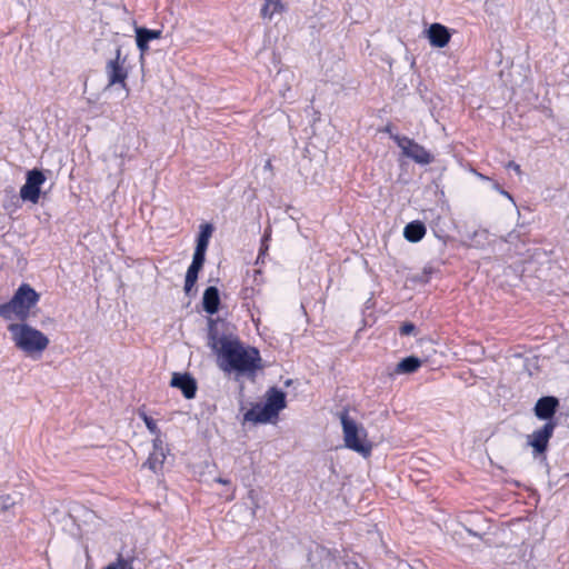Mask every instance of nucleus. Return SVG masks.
<instances>
[{"mask_svg": "<svg viewBox=\"0 0 569 569\" xmlns=\"http://www.w3.org/2000/svg\"><path fill=\"white\" fill-rule=\"evenodd\" d=\"M209 345L217 355L218 367L226 373L250 376L261 368V357L258 349L246 347L234 336L218 338L211 333Z\"/></svg>", "mask_w": 569, "mask_h": 569, "instance_id": "nucleus-1", "label": "nucleus"}, {"mask_svg": "<svg viewBox=\"0 0 569 569\" xmlns=\"http://www.w3.org/2000/svg\"><path fill=\"white\" fill-rule=\"evenodd\" d=\"M7 329L14 347L33 359H39L50 343L42 331L28 325L27 321L11 322Z\"/></svg>", "mask_w": 569, "mask_h": 569, "instance_id": "nucleus-2", "label": "nucleus"}, {"mask_svg": "<svg viewBox=\"0 0 569 569\" xmlns=\"http://www.w3.org/2000/svg\"><path fill=\"white\" fill-rule=\"evenodd\" d=\"M39 300L40 295L29 283H21L8 302L0 303V317L8 321H27Z\"/></svg>", "mask_w": 569, "mask_h": 569, "instance_id": "nucleus-3", "label": "nucleus"}, {"mask_svg": "<svg viewBox=\"0 0 569 569\" xmlns=\"http://www.w3.org/2000/svg\"><path fill=\"white\" fill-rule=\"evenodd\" d=\"M286 405V393L281 389L272 387L267 391L263 403L254 405L244 413V420L254 423H267L277 419Z\"/></svg>", "mask_w": 569, "mask_h": 569, "instance_id": "nucleus-4", "label": "nucleus"}, {"mask_svg": "<svg viewBox=\"0 0 569 569\" xmlns=\"http://www.w3.org/2000/svg\"><path fill=\"white\" fill-rule=\"evenodd\" d=\"M339 418L342 426L345 446L363 457L370 456L372 445L367 439L366 429L350 418L347 410L341 411Z\"/></svg>", "mask_w": 569, "mask_h": 569, "instance_id": "nucleus-5", "label": "nucleus"}, {"mask_svg": "<svg viewBox=\"0 0 569 569\" xmlns=\"http://www.w3.org/2000/svg\"><path fill=\"white\" fill-rule=\"evenodd\" d=\"M392 139L401 149L402 154L412 159L419 164H429L433 161V156L421 144L405 136L395 134Z\"/></svg>", "mask_w": 569, "mask_h": 569, "instance_id": "nucleus-6", "label": "nucleus"}, {"mask_svg": "<svg viewBox=\"0 0 569 569\" xmlns=\"http://www.w3.org/2000/svg\"><path fill=\"white\" fill-rule=\"evenodd\" d=\"M126 59L121 57V48L116 49V57L109 60L106 64V74L108 78L107 89L114 86L121 84L122 88H127L126 80L128 78V71L124 68Z\"/></svg>", "mask_w": 569, "mask_h": 569, "instance_id": "nucleus-7", "label": "nucleus"}, {"mask_svg": "<svg viewBox=\"0 0 569 569\" xmlns=\"http://www.w3.org/2000/svg\"><path fill=\"white\" fill-rule=\"evenodd\" d=\"M46 177L41 170L32 169L27 172L26 183L20 189V197L23 201L38 203L41 192V186Z\"/></svg>", "mask_w": 569, "mask_h": 569, "instance_id": "nucleus-8", "label": "nucleus"}, {"mask_svg": "<svg viewBox=\"0 0 569 569\" xmlns=\"http://www.w3.org/2000/svg\"><path fill=\"white\" fill-rule=\"evenodd\" d=\"M556 427V421H547L542 427L528 436L527 443L533 449L535 456L541 455L547 450Z\"/></svg>", "mask_w": 569, "mask_h": 569, "instance_id": "nucleus-9", "label": "nucleus"}, {"mask_svg": "<svg viewBox=\"0 0 569 569\" xmlns=\"http://www.w3.org/2000/svg\"><path fill=\"white\" fill-rule=\"evenodd\" d=\"M136 42L137 47L140 51V58L143 59L146 53L149 51V42L152 40H158L162 37L161 30H152L146 27H136Z\"/></svg>", "mask_w": 569, "mask_h": 569, "instance_id": "nucleus-10", "label": "nucleus"}, {"mask_svg": "<svg viewBox=\"0 0 569 569\" xmlns=\"http://www.w3.org/2000/svg\"><path fill=\"white\" fill-rule=\"evenodd\" d=\"M170 385L171 387L180 389L187 399H192L196 397L197 382L194 378H192L189 373L174 372L172 375Z\"/></svg>", "mask_w": 569, "mask_h": 569, "instance_id": "nucleus-11", "label": "nucleus"}, {"mask_svg": "<svg viewBox=\"0 0 569 569\" xmlns=\"http://www.w3.org/2000/svg\"><path fill=\"white\" fill-rule=\"evenodd\" d=\"M427 38L431 47L445 48L451 39V33L443 24L432 23L427 30Z\"/></svg>", "mask_w": 569, "mask_h": 569, "instance_id": "nucleus-12", "label": "nucleus"}, {"mask_svg": "<svg viewBox=\"0 0 569 569\" xmlns=\"http://www.w3.org/2000/svg\"><path fill=\"white\" fill-rule=\"evenodd\" d=\"M559 401L555 397H542L535 406V415L538 419L547 421H555L552 418L556 413Z\"/></svg>", "mask_w": 569, "mask_h": 569, "instance_id": "nucleus-13", "label": "nucleus"}, {"mask_svg": "<svg viewBox=\"0 0 569 569\" xmlns=\"http://www.w3.org/2000/svg\"><path fill=\"white\" fill-rule=\"evenodd\" d=\"M288 10V4L284 0H263L260 9L262 19L271 21L276 14H282Z\"/></svg>", "mask_w": 569, "mask_h": 569, "instance_id": "nucleus-14", "label": "nucleus"}, {"mask_svg": "<svg viewBox=\"0 0 569 569\" xmlns=\"http://www.w3.org/2000/svg\"><path fill=\"white\" fill-rule=\"evenodd\" d=\"M213 228L210 223H204L200 226V232L197 238V246L193 252V257H198L200 259L206 260V251L209 244V240L211 238Z\"/></svg>", "mask_w": 569, "mask_h": 569, "instance_id": "nucleus-15", "label": "nucleus"}, {"mask_svg": "<svg viewBox=\"0 0 569 569\" xmlns=\"http://www.w3.org/2000/svg\"><path fill=\"white\" fill-rule=\"evenodd\" d=\"M204 261H206L204 259H200L198 257L197 258L192 257V262L187 270L186 279H184L183 290H184L186 295H190L191 290L193 289L196 282L198 280L199 271L202 269Z\"/></svg>", "mask_w": 569, "mask_h": 569, "instance_id": "nucleus-16", "label": "nucleus"}, {"mask_svg": "<svg viewBox=\"0 0 569 569\" xmlns=\"http://www.w3.org/2000/svg\"><path fill=\"white\" fill-rule=\"evenodd\" d=\"M220 305V296L217 287H208L202 297L203 310L209 315H214Z\"/></svg>", "mask_w": 569, "mask_h": 569, "instance_id": "nucleus-17", "label": "nucleus"}, {"mask_svg": "<svg viewBox=\"0 0 569 569\" xmlns=\"http://www.w3.org/2000/svg\"><path fill=\"white\" fill-rule=\"evenodd\" d=\"M426 234V227L421 221H411L403 229V237L409 242H418Z\"/></svg>", "mask_w": 569, "mask_h": 569, "instance_id": "nucleus-18", "label": "nucleus"}, {"mask_svg": "<svg viewBox=\"0 0 569 569\" xmlns=\"http://www.w3.org/2000/svg\"><path fill=\"white\" fill-rule=\"evenodd\" d=\"M421 367V360L417 357L410 356L403 358L398 362L395 372L396 373H413Z\"/></svg>", "mask_w": 569, "mask_h": 569, "instance_id": "nucleus-19", "label": "nucleus"}, {"mask_svg": "<svg viewBox=\"0 0 569 569\" xmlns=\"http://www.w3.org/2000/svg\"><path fill=\"white\" fill-rule=\"evenodd\" d=\"M166 457V451L152 450L147 461L144 462V466H147L153 472H157L161 469Z\"/></svg>", "mask_w": 569, "mask_h": 569, "instance_id": "nucleus-20", "label": "nucleus"}, {"mask_svg": "<svg viewBox=\"0 0 569 569\" xmlns=\"http://www.w3.org/2000/svg\"><path fill=\"white\" fill-rule=\"evenodd\" d=\"M134 555H128L127 557H124L123 555L119 553L116 561L110 562L102 569H134Z\"/></svg>", "mask_w": 569, "mask_h": 569, "instance_id": "nucleus-21", "label": "nucleus"}, {"mask_svg": "<svg viewBox=\"0 0 569 569\" xmlns=\"http://www.w3.org/2000/svg\"><path fill=\"white\" fill-rule=\"evenodd\" d=\"M139 417L143 420L147 429L150 431V433L152 435H158L160 433V430L156 423V421L149 417L144 411H139Z\"/></svg>", "mask_w": 569, "mask_h": 569, "instance_id": "nucleus-22", "label": "nucleus"}, {"mask_svg": "<svg viewBox=\"0 0 569 569\" xmlns=\"http://www.w3.org/2000/svg\"><path fill=\"white\" fill-rule=\"evenodd\" d=\"M505 241L510 244H516L518 242L525 244L527 242V239L519 230H512L506 236Z\"/></svg>", "mask_w": 569, "mask_h": 569, "instance_id": "nucleus-23", "label": "nucleus"}, {"mask_svg": "<svg viewBox=\"0 0 569 569\" xmlns=\"http://www.w3.org/2000/svg\"><path fill=\"white\" fill-rule=\"evenodd\" d=\"M416 330V327L413 323L411 322H406L403 323L401 327H400V335L401 336H409L411 333H413V331Z\"/></svg>", "mask_w": 569, "mask_h": 569, "instance_id": "nucleus-24", "label": "nucleus"}, {"mask_svg": "<svg viewBox=\"0 0 569 569\" xmlns=\"http://www.w3.org/2000/svg\"><path fill=\"white\" fill-rule=\"evenodd\" d=\"M152 447H153V450L166 451V449L163 447V441L160 438V433L154 435V439L152 441Z\"/></svg>", "mask_w": 569, "mask_h": 569, "instance_id": "nucleus-25", "label": "nucleus"}, {"mask_svg": "<svg viewBox=\"0 0 569 569\" xmlns=\"http://www.w3.org/2000/svg\"><path fill=\"white\" fill-rule=\"evenodd\" d=\"M268 240H269V234H264L257 262H259V260L264 256L266 251L268 250V243H267Z\"/></svg>", "mask_w": 569, "mask_h": 569, "instance_id": "nucleus-26", "label": "nucleus"}, {"mask_svg": "<svg viewBox=\"0 0 569 569\" xmlns=\"http://www.w3.org/2000/svg\"><path fill=\"white\" fill-rule=\"evenodd\" d=\"M507 168L512 169L517 174H521L520 166L518 163L513 162V161H510L507 164Z\"/></svg>", "mask_w": 569, "mask_h": 569, "instance_id": "nucleus-27", "label": "nucleus"}, {"mask_svg": "<svg viewBox=\"0 0 569 569\" xmlns=\"http://www.w3.org/2000/svg\"><path fill=\"white\" fill-rule=\"evenodd\" d=\"M347 569H361L357 562H348L346 563Z\"/></svg>", "mask_w": 569, "mask_h": 569, "instance_id": "nucleus-28", "label": "nucleus"}, {"mask_svg": "<svg viewBox=\"0 0 569 569\" xmlns=\"http://www.w3.org/2000/svg\"><path fill=\"white\" fill-rule=\"evenodd\" d=\"M216 481H217L218 483H221V485H229V483H230V481H229L228 479L220 478V477H219V478H217V479H216Z\"/></svg>", "mask_w": 569, "mask_h": 569, "instance_id": "nucleus-29", "label": "nucleus"}, {"mask_svg": "<svg viewBox=\"0 0 569 569\" xmlns=\"http://www.w3.org/2000/svg\"><path fill=\"white\" fill-rule=\"evenodd\" d=\"M500 193L505 197H507L508 199H510L512 201V197L510 196V193L508 191H505V190H499Z\"/></svg>", "mask_w": 569, "mask_h": 569, "instance_id": "nucleus-30", "label": "nucleus"}, {"mask_svg": "<svg viewBox=\"0 0 569 569\" xmlns=\"http://www.w3.org/2000/svg\"><path fill=\"white\" fill-rule=\"evenodd\" d=\"M7 500H9V497H8L6 500H3V505H2V508H3V509H4V508H8V506H9V505H8V502H7Z\"/></svg>", "mask_w": 569, "mask_h": 569, "instance_id": "nucleus-31", "label": "nucleus"}, {"mask_svg": "<svg viewBox=\"0 0 569 569\" xmlns=\"http://www.w3.org/2000/svg\"><path fill=\"white\" fill-rule=\"evenodd\" d=\"M266 167H267V168H270V167H271V162H270V161H267Z\"/></svg>", "mask_w": 569, "mask_h": 569, "instance_id": "nucleus-32", "label": "nucleus"}]
</instances>
